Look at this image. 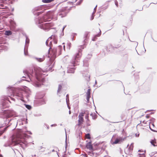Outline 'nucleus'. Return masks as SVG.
<instances>
[{"label": "nucleus", "instance_id": "nucleus-25", "mask_svg": "<svg viewBox=\"0 0 157 157\" xmlns=\"http://www.w3.org/2000/svg\"><path fill=\"white\" fill-rule=\"evenodd\" d=\"M17 96L20 97H22V94H21V93H17Z\"/></svg>", "mask_w": 157, "mask_h": 157}, {"label": "nucleus", "instance_id": "nucleus-15", "mask_svg": "<svg viewBox=\"0 0 157 157\" xmlns=\"http://www.w3.org/2000/svg\"><path fill=\"white\" fill-rule=\"evenodd\" d=\"M68 72L69 73H73L74 72V68H72L68 70Z\"/></svg>", "mask_w": 157, "mask_h": 157}, {"label": "nucleus", "instance_id": "nucleus-48", "mask_svg": "<svg viewBox=\"0 0 157 157\" xmlns=\"http://www.w3.org/2000/svg\"><path fill=\"white\" fill-rule=\"evenodd\" d=\"M27 81L28 82H29V80H27Z\"/></svg>", "mask_w": 157, "mask_h": 157}, {"label": "nucleus", "instance_id": "nucleus-51", "mask_svg": "<svg viewBox=\"0 0 157 157\" xmlns=\"http://www.w3.org/2000/svg\"><path fill=\"white\" fill-rule=\"evenodd\" d=\"M44 28H46L45 26H44Z\"/></svg>", "mask_w": 157, "mask_h": 157}, {"label": "nucleus", "instance_id": "nucleus-53", "mask_svg": "<svg viewBox=\"0 0 157 157\" xmlns=\"http://www.w3.org/2000/svg\"><path fill=\"white\" fill-rule=\"evenodd\" d=\"M27 77H29V76L28 75L27 76Z\"/></svg>", "mask_w": 157, "mask_h": 157}, {"label": "nucleus", "instance_id": "nucleus-24", "mask_svg": "<svg viewBox=\"0 0 157 157\" xmlns=\"http://www.w3.org/2000/svg\"><path fill=\"white\" fill-rule=\"evenodd\" d=\"M0 6L1 7H0V9H5V8L4 7V5L3 4L0 3Z\"/></svg>", "mask_w": 157, "mask_h": 157}, {"label": "nucleus", "instance_id": "nucleus-10", "mask_svg": "<svg viewBox=\"0 0 157 157\" xmlns=\"http://www.w3.org/2000/svg\"><path fill=\"white\" fill-rule=\"evenodd\" d=\"M83 121V118H79L78 120V125H80L82 123Z\"/></svg>", "mask_w": 157, "mask_h": 157}, {"label": "nucleus", "instance_id": "nucleus-13", "mask_svg": "<svg viewBox=\"0 0 157 157\" xmlns=\"http://www.w3.org/2000/svg\"><path fill=\"white\" fill-rule=\"evenodd\" d=\"M12 32L10 31H6L5 32V34L6 35L9 36L11 35Z\"/></svg>", "mask_w": 157, "mask_h": 157}, {"label": "nucleus", "instance_id": "nucleus-49", "mask_svg": "<svg viewBox=\"0 0 157 157\" xmlns=\"http://www.w3.org/2000/svg\"><path fill=\"white\" fill-rule=\"evenodd\" d=\"M63 47H64V49L65 46H63Z\"/></svg>", "mask_w": 157, "mask_h": 157}, {"label": "nucleus", "instance_id": "nucleus-12", "mask_svg": "<svg viewBox=\"0 0 157 157\" xmlns=\"http://www.w3.org/2000/svg\"><path fill=\"white\" fill-rule=\"evenodd\" d=\"M86 114L85 113V112H82L81 113H80L79 115V118H82L84 116V115Z\"/></svg>", "mask_w": 157, "mask_h": 157}, {"label": "nucleus", "instance_id": "nucleus-16", "mask_svg": "<svg viewBox=\"0 0 157 157\" xmlns=\"http://www.w3.org/2000/svg\"><path fill=\"white\" fill-rule=\"evenodd\" d=\"M66 101L67 104L68 106V107L69 109H70V107L69 106V105H68L69 103H68V101H69V98H68V94H67L66 95Z\"/></svg>", "mask_w": 157, "mask_h": 157}, {"label": "nucleus", "instance_id": "nucleus-41", "mask_svg": "<svg viewBox=\"0 0 157 157\" xmlns=\"http://www.w3.org/2000/svg\"><path fill=\"white\" fill-rule=\"evenodd\" d=\"M25 122V121H23L22 122V124H23Z\"/></svg>", "mask_w": 157, "mask_h": 157}, {"label": "nucleus", "instance_id": "nucleus-46", "mask_svg": "<svg viewBox=\"0 0 157 157\" xmlns=\"http://www.w3.org/2000/svg\"><path fill=\"white\" fill-rule=\"evenodd\" d=\"M55 43H56V44L57 43V42L56 41H55Z\"/></svg>", "mask_w": 157, "mask_h": 157}, {"label": "nucleus", "instance_id": "nucleus-45", "mask_svg": "<svg viewBox=\"0 0 157 157\" xmlns=\"http://www.w3.org/2000/svg\"><path fill=\"white\" fill-rule=\"evenodd\" d=\"M69 114L71 113V111L70 110L69 111Z\"/></svg>", "mask_w": 157, "mask_h": 157}, {"label": "nucleus", "instance_id": "nucleus-54", "mask_svg": "<svg viewBox=\"0 0 157 157\" xmlns=\"http://www.w3.org/2000/svg\"><path fill=\"white\" fill-rule=\"evenodd\" d=\"M100 33H101V30H100Z\"/></svg>", "mask_w": 157, "mask_h": 157}, {"label": "nucleus", "instance_id": "nucleus-14", "mask_svg": "<svg viewBox=\"0 0 157 157\" xmlns=\"http://www.w3.org/2000/svg\"><path fill=\"white\" fill-rule=\"evenodd\" d=\"M36 59L38 61L41 62L44 60V58L43 57L42 58H36Z\"/></svg>", "mask_w": 157, "mask_h": 157}, {"label": "nucleus", "instance_id": "nucleus-21", "mask_svg": "<svg viewBox=\"0 0 157 157\" xmlns=\"http://www.w3.org/2000/svg\"><path fill=\"white\" fill-rule=\"evenodd\" d=\"M61 89H62V86L61 85H59V86L58 89V91H57L58 93H59V91L61 90Z\"/></svg>", "mask_w": 157, "mask_h": 157}, {"label": "nucleus", "instance_id": "nucleus-42", "mask_svg": "<svg viewBox=\"0 0 157 157\" xmlns=\"http://www.w3.org/2000/svg\"><path fill=\"white\" fill-rule=\"evenodd\" d=\"M3 2V1H2V0H1V1H0V3H2V2Z\"/></svg>", "mask_w": 157, "mask_h": 157}, {"label": "nucleus", "instance_id": "nucleus-32", "mask_svg": "<svg viewBox=\"0 0 157 157\" xmlns=\"http://www.w3.org/2000/svg\"><path fill=\"white\" fill-rule=\"evenodd\" d=\"M56 126V124H52L51 125V127H52V126Z\"/></svg>", "mask_w": 157, "mask_h": 157}, {"label": "nucleus", "instance_id": "nucleus-47", "mask_svg": "<svg viewBox=\"0 0 157 157\" xmlns=\"http://www.w3.org/2000/svg\"><path fill=\"white\" fill-rule=\"evenodd\" d=\"M23 77V78H26V77Z\"/></svg>", "mask_w": 157, "mask_h": 157}, {"label": "nucleus", "instance_id": "nucleus-1", "mask_svg": "<svg viewBox=\"0 0 157 157\" xmlns=\"http://www.w3.org/2000/svg\"><path fill=\"white\" fill-rule=\"evenodd\" d=\"M25 132H22L21 130H20L18 135L17 136H13L11 140L13 143H14L15 144H20L22 145V144H23L25 145L26 144V141L23 140H21L20 139L21 138V134H25Z\"/></svg>", "mask_w": 157, "mask_h": 157}, {"label": "nucleus", "instance_id": "nucleus-22", "mask_svg": "<svg viewBox=\"0 0 157 157\" xmlns=\"http://www.w3.org/2000/svg\"><path fill=\"white\" fill-rule=\"evenodd\" d=\"M25 107L29 109H31V106L29 105H25Z\"/></svg>", "mask_w": 157, "mask_h": 157}, {"label": "nucleus", "instance_id": "nucleus-2", "mask_svg": "<svg viewBox=\"0 0 157 157\" xmlns=\"http://www.w3.org/2000/svg\"><path fill=\"white\" fill-rule=\"evenodd\" d=\"M42 20L41 21L39 20V22L40 24L38 25V26L41 29L45 30H48L53 26L52 24L50 23L40 24L41 22H42Z\"/></svg>", "mask_w": 157, "mask_h": 157}, {"label": "nucleus", "instance_id": "nucleus-27", "mask_svg": "<svg viewBox=\"0 0 157 157\" xmlns=\"http://www.w3.org/2000/svg\"><path fill=\"white\" fill-rule=\"evenodd\" d=\"M86 138L87 139L90 138V135L89 134H87L86 135Z\"/></svg>", "mask_w": 157, "mask_h": 157}, {"label": "nucleus", "instance_id": "nucleus-20", "mask_svg": "<svg viewBox=\"0 0 157 157\" xmlns=\"http://www.w3.org/2000/svg\"><path fill=\"white\" fill-rule=\"evenodd\" d=\"M151 126H153V127H154V125L152 123H151V124L150 125V126H149V128L152 131H154V132H155V130L154 129H153L152 128H151Z\"/></svg>", "mask_w": 157, "mask_h": 157}, {"label": "nucleus", "instance_id": "nucleus-28", "mask_svg": "<svg viewBox=\"0 0 157 157\" xmlns=\"http://www.w3.org/2000/svg\"><path fill=\"white\" fill-rule=\"evenodd\" d=\"M27 52H26V49L25 48H24V54L25 55V56H26L27 55Z\"/></svg>", "mask_w": 157, "mask_h": 157}, {"label": "nucleus", "instance_id": "nucleus-31", "mask_svg": "<svg viewBox=\"0 0 157 157\" xmlns=\"http://www.w3.org/2000/svg\"><path fill=\"white\" fill-rule=\"evenodd\" d=\"M63 13L60 14H59V15L61 16V17H63L65 16V15H63Z\"/></svg>", "mask_w": 157, "mask_h": 157}, {"label": "nucleus", "instance_id": "nucleus-40", "mask_svg": "<svg viewBox=\"0 0 157 157\" xmlns=\"http://www.w3.org/2000/svg\"><path fill=\"white\" fill-rule=\"evenodd\" d=\"M66 26H64L63 27V31L64 30V29H65V28Z\"/></svg>", "mask_w": 157, "mask_h": 157}, {"label": "nucleus", "instance_id": "nucleus-56", "mask_svg": "<svg viewBox=\"0 0 157 157\" xmlns=\"http://www.w3.org/2000/svg\"><path fill=\"white\" fill-rule=\"evenodd\" d=\"M77 0H76L75 1V2H76Z\"/></svg>", "mask_w": 157, "mask_h": 157}, {"label": "nucleus", "instance_id": "nucleus-35", "mask_svg": "<svg viewBox=\"0 0 157 157\" xmlns=\"http://www.w3.org/2000/svg\"><path fill=\"white\" fill-rule=\"evenodd\" d=\"M36 85L37 86H40V84H36Z\"/></svg>", "mask_w": 157, "mask_h": 157}, {"label": "nucleus", "instance_id": "nucleus-55", "mask_svg": "<svg viewBox=\"0 0 157 157\" xmlns=\"http://www.w3.org/2000/svg\"><path fill=\"white\" fill-rule=\"evenodd\" d=\"M18 122H17V124H18Z\"/></svg>", "mask_w": 157, "mask_h": 157}, {"label": "nucleus", "instance_id": "nucleus-29", "mask_svg": "<svg viewBox=\"0 0 157 157\" xmlns=\"http://www.w3.org/2000/svg\"><path fill=\"white\" fill-rule=\"evenodd\" d=\"M72 64H73V65H72V66H75V61H73V62H72Z\"/></svg>", "mask_w": 157, "mask_h": 157}, {"label": "nucleus", "instance_id": "nucleus-38", "mask_svg": "<svg viewBox=\"0 0 157 157\" xmlns=\"http://www.w3.org/2000/svg\"><path fill=\"white\" fill-rule=\"evenodd\" d=\"M29 132V133L30 134H32V133L30 131H28Z\"/></svg>", "mask_w": 157, "mask_h": 157}, {"label": "nucleus", "instance_id": "nucleus-5", "mask_svg": "<svg viewBox=\"0 0 157 157\" xmlns=\"http://www.w3.org/2000/svg\"><path fill=\"white\" fill-rule=\"evenodd\" d=\"M138 151L140 153L138 154V156H139L140 157H145V151H143L142 150H140Z\"/></svg>", "mask_w": 157, "mask_h": 157}, {"label": "nucleus", "instance_id": "nucleus-8", "mask_svg": "<svg viewBox=\"0 0 157 157\" xmlns=\"http://www.w3.org/2000/svg\"><path fill=\"white\" fill-rule=\"evenodd\" d=\"M86 147L90 150H92L93 149V147L91 144L90 142L88 143L86 145Z\"/></svg>", "mask_w": 157, "mask_h": 157}, {"label": "nucleus", "instance_id": "nucleus-4", "mask_svg": "<svg viewBox=\"0 0 157 157\" xmlns=\"http://www.w3.org/2000/svg\"><path fill=\"white\" fill-rule=\"evenodd\" d=\"M6 113L8 116L9 117H17L18 116L15 112L13 111H5Z\"/></svg>", "mask_w": 157, "mask_h": 157}, {"label": "nucleus", "instance_id": "nucleus-11", "mask_svg": "<svg viewBox=\"0 0 157 157\" xmlns=\"http://www.w3.org/2000/svg\"><path fill=\"white\" fill-rule=\"evenodd\" d=\"M87 94V100H89V99L90 96V89H89L86 93Z\"/></svg>", "mask_w": 157, "mask_h": 157}, {"label": "nucleus", "instance_id": "nucleus-6", "mask_svg": "<svg viewBox=\"0 0 157 157\" xmlns=\"http://www.w3.org/2000/svg\"><path fill=\"white\" fill-rule=\"evenodd\" d=\"M122 138H117L115 141L113 142L112 143L113 144H117L118 143H120L122 141Z\"/></svg>", "mask_w": 157, "mask_h": 157}, {"label": "nucleus", "instance_id": "nucleus-36", "mask_svg": "<svg viewBox=\"0 0 157 157\" xmlns=\"http://www.w3.org/2000/svg\"><path fill=\"white\" fill-rule=\"evenodd\" d=\"M115 5H116V6H118V3H117V2H115Z\"/></svg>", "mask_w": 157, "mask_h": 157}, {"label": "nucleus", "instance_id": "nucleus-44", "mask_svg": "<svg viewBox=\"0 0 157 157\" xmlns=\"http://www.w3.org/2000/svg\"><path fill=\"white\" fill-rule=\"evenodd\" d=\"M25 120H26V121H27V119H26ZM25 123H27V121H26V122H25Z\"/></svg>", "mask_w": 157, "mask_h": 157}, {"label": "nucleus", "instance_id": "nucleus-3", "mask_svg": "<svg viewBox=\"0 0 157 157\" xmlns=\"http://www.w3.org/2000/svg\"><path fill=\"white\" fill-rule=\"evenodd\" d=\"M35 74L36 76V79L39 81H42L43 77L41 75L42 72V71L41 69L39 67L36 68L34 69Z\"/></svg>", "mask_w": 157, "mask_h": 157}, {"label": "nucleus", "instance_id": "nucleus-23", "mask_svg": "<svg viewBox=\"0 0 157 157\" xmlns=\"http://www.w3.org/2000/svg\"><path fill=\"white\" fill-rule=\"evenodd\" d=\"M29 42V39L27 38H26V41H25V44H26V46L27 44H28Z\"/></svg>", "mask_w": 157, "mask_h": 157}, {"label": "nucleus", "instance_id": "nucleus-37", "mask_svg": "<svg viewBox=\"0 0 157 157\" xmlns=\"http://www.w3.org/2000/svg\"><path fill=\"white\" fill-rule=\"evenodd\" d=\"M143 123H144V124H146L147 123L146 122H145V121H143Z\"/></svg>", "mask_w": 157, "mask_h": 157}, {"label": "nucleus", "instance_id": "nucleus-26", "mask_svg": "<svg viewBox=\"0 0 157 157\" xmlns=\"http://www.w3.org/2000/svg\"><path fill=\"white\" fill-rule=\"evenodd\" d=\"M52 52L53 53V55L55 56V55L56 52V49H54V50L52 51Z\"/></svg>", "mask_w": 157, "mask_h": 157}, {"label": "nucleus", "instance_id": "nucleus-33", "mask_svg": "<svg viewBox=\"0 0 157 157\" xmlns=\"http://www.w3.org/2000/svg\"><path fill=\"white\" fill-rule=\"evenodd\" d=\"M79 54L78 53L77 54L75 58H78V56L79 55Z\"/></svg>", "mask_w": 157, "mask_h": 157}, {"label": "nucleus", "instance_id": "nucleus-30", "mask_svg": "<svg viewBox=\"0 0 157 157\" xmlns=\"http://www.w3.org/2000/svg\"><path fill=\"white\" fill-rule=\"evenodd\" d=\"M97 6H96V7L94 8V12L93 13V14H94V13L96 12V9Z\"/></svg>", "mask_w": 157, "mask_h": 157}, {"label": "nucleus", "instance_id": "nucleus-18", "mask_svg": "<svg viewBox=\"0 0 157 157\" xmlns=\"http://www.w3.org/2000/svg\"><path fill=\"white\" fill-rule=\"evenodd\" d=\"M53 0H42V1L44 3H48L52 2Z\"/></svg>", "mask_w": 157, "mask_h": 157}, {"label": "nucleus", "instance_id": "nucleus-9", "mask_svg": "<svg viewBox=\"0 0 157 157\" xmlns=\"http://www.w3.org/2000/svg\"><path fill=\"white\" fill-rule=\"evenodd\" d=\"M151 143L154 146H157V142L156 141L155 139L151 140Z\"/></svg>", "mask_w": 157, "mask_h": 157}, {"label": "nucleus", "instance_id": "nucleus-7", "mask_svg": "<svg viewBox=\"0 0 157 157\" xmlns=\"http://www.w3.org/2000/svg\"><path fill=\"white\" fill-rule=\"evenodd\" d=\"M53 37V36H52L51 37H49L48 39L47 40L46 44L47 46H48V44L49 43V44L51 45V44H52V41L50 40L52 37Z\"/></svg>", "mask_w": 157, "mask_h": 157}, {"label": "nucleus", "instance_id": "nucleus-19", "mask_svg": "<svg viewBox=\"0 0 157 157\" xmlns=\"http://www.w3.org/2000/svg\"><path fill=\"white\" fill-rule=\"evenodd\" d=\"M133 148V144H131V145H130L129 147L128 148V149H129V150H130V152L131 151H132V150Z\"/></svg>", "mask_w": 157, "mask_h": 157}, {"label": "nucleus", "instance_id": "nucleus-52", "mask_svg": "<svg viewBox=\"0 0 157 157\" xmlns=\"http://www.w3.org/2000/svg\"><path fill=\"white\" fill-rule=\"evenodd\" d=\"M139 136V134L137 136L138 137Z\"/></svg>", "mask_w": 157, "mask_h": 157}, {"label": "nucleus", "instance_id": "nucleus-39", "mask_svg": "<svg viewBox=\"0 0 157 157\" xmlns=\"http://www.w3.org/2000/svg\"><path fill=\"white\" fill-rule=\"evenodd\" d=\"M6 128H7V127H6L4 128V131L2 133H3L6 130Z\"/></svg>", "mask_w": 157, "mask_h": 157}, {"label": "nucleus", "instance_id": "nucleus-50", "mask_svg": "<svg viewBox=\"0 0 157 157\" xmlns=\"http://www.w3.org/2000/svg\"><path fill=\"white\" fill-rule=\"evenodd\" d=\"M29 79L30 80H31V79L30 78H29Z\"/></svg>", "mask_w": 157, "mask_h": 157}, {"label": "nucleus", "instance_id": "nucleus-17", "mask_svg": "<svg viewBox=\"0 0 157 157\" xmlns=\"http://www.w3.org/2000/svg\"><path fill=\"white\" fill-rule=\"evenodd\" d=\"M53 13L52 12H49L47 14V16L50 17H53Z\"/></svg>", "mask_w": 157, "mask_h": 157}, {"label": "nucleus", "instance_id": "nucleus-43", "mask_svg": "<svg viewBox=\"0 0 157 157\" xmlns=\"http://www.w3.org/2000/svg\"><path fill=\"white\" fill-rule=\"evenodd\" d=\"M93 19H94V17L93 16H92V18H91V19L93 20Z\"/></svg>", "mask_w": 157, "mask_h": 157}, {"label": "nucleus", "instance_id": "nucleus-34", "mask_svg": "<svg viewBox=\"0 0 157 157\" xmlns=\"http://www.w3.org/2000/svg\"><path fill=\"white\" fill-rule=\"evenodd\" d=\"M66 144H67V134H66Z\"/></svg>", "mask_w": 157, "mask_h": 157}]
</instances>
